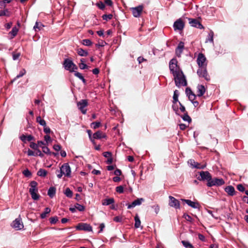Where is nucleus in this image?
I'll return each mask as SVG.
<instances>
[{"instance_id": "f257e3e1", "label": "nucleus", "mask_w": 248, "mask_h": 248, "mask_svg": "<svg viewBox=\"0 0 248 248\" xmlns=\"http://www.w3.org/2000/svg\"><path fill=\"white\" fill-rule=\"evenodd\" d=\"M174 80L176 86L180 87L181 86H186L187 85V82L186 77L184 75L183 71L173 75Z\"/></svg>"}, {"instance_id": "f03ea898", "label": "nucleus", "mask_w": 248, "mask_h": 248, "mask_svg": "<svg viewBox=\"0 0 248 248\" xmlns=\"http://www.w3.org/2000/svg\"><path fill=\"white\" fill-rule=\"evenodd\" d=\"M169 68L171 73L173 75L182 71L178 66V62L176 59H172L169 62Z\"/></svg>"}, {"instance_id": "7ed1b4c3", "label": "nucleus", "mask_w": 248, "mask_h": 248, "mask_svg": "<svg viewBox=\"0 0 248 248\" xmlns=\"http://www.w3.org/2000/svg\"><path fill=\"white\" fill-rule=\"evenodd\" d=\"M63 65L65 69L70 72H74L75 69H78V67L73 62L68 59L64 60Z\"/></svg>"}, {"instance_id": "20e7f679", "label": "nucleus", "mask_w": 248, "mask_h": 248, "mask_svg": "<svg viewBox=\"0 0 248 248\" xmlns=\"http://www.w3.org/2000/svg\"><path fill=\"white\" fill-rule=\"evenodd\" d=\"M197 62L199 68L205 67L207 66L206 58L203 54L200 53L199 54Z\"/></svg>"}, {"instance_id": "39448f33", "label": "nucleus", "mask_w": 248, "mask_h": 248, "mask_svg": "<svg viewBox=\"0 0 248 248\" xmlns=\"http://www.w3.org/2000/svg\"><path fill=\"white\" fill-rule=\"evenodd\" d=\"M197 74L200 78H204L205 80L208 81L210 79L209 75L208 74L206 67L199 68L197 70Z\"/></svg>"}, {"instance_id": "423d86ee", "label": "nucleus", "mask_w": 248, "mask_h": 248, "mask_svg": "<svg viewBox=\"0 0 248 248\" xmlns=\"http://www.w3.org/2000/svg\"><path fill=\"white\" fill-rule=\"evenodd\" d=\"M224 184V181L222 178L211 179L209 182H207V186L211 187L214 186H222Z\"/></svg>"}, {"instance_id": "0eeeda50", "label": "nucleus", "mask_w": 248, "mask_h": 248, "mask_svg": "<svg viewBox=\"0 0 248 248\" xmlns=\"http://www.w3.org/2000/svg\"><path fill=\"white\" fill-rule=\"evenodd\" d=\"M88 102L86 99H82L79 102H77V106L78 109L84 114L86 113L87 110L85 109V108L88 106Z\"/></svg>"}, {"instance_id": "6e6552de", "label": "nucleus", "mask_w": 248, "mask_h": 248, "mask_svg": "<svg viewBox=\"0 0 248 248\" xmlns=\"http://www.w3.org/2000/svg\"><path fill=\"white\" fill-rule=\"evenodd\" d=\"M61 172L65 176L70 177L71 175V168L68 163L63 164L60 168Z\"/></svg>"}, {"instance_id": "1a4fd4ad", "label": "nucleus", "mask_w": 248, "mask_h": 248, "mask_svg": "<svg viewBox=\"0 0 248 248\" xmlns=\"http://www.w3.org/2000/svg\"><path fill=\"white\" fill-rule=\"evenodd\" d=\"M143 6L142 5H139L136 7H133L131 8V10L134 16L136 17H139L142 13Z\"/></svg>"}, {"instance_id": "9d476101", "label": "nucleus", "mask_w": 248, "mask_h": 248, "mask_svg": "<svg viewBox=\"0 0 248 248\" xmlns=\"http://www.w3.org/2000/svg\"><path fill=\"white\" fill-rule=\"evenodd\" d=\"M77 230H83L85 231L91 232L92 231V226L87 223H80L76 226Z\"/></svg>"}, {"instance_id": "9b49d317", "label": "nucleus", "mask_w": 248, "mask_h": 248, "mask_svg": "<svg viewBox=\"0 0 248 248\" xmlns=\"http://www.w3.org/2000/svg\"><path fill=\"white\" fill-rule=\"evenodd\" d=\"M169 205L171 207H174L176 209L180 208V202L178 200L171 196H169Z\"/></svg>"}, {"instance_id": "f8f14e48", "label": "nucleus", "mask_w": 248, "mask_h": 248, "mask_svg": "<svg viewBox=\"0 0 248 248\" xmlns=\"http://www.w3.org/2000/svg\"><path fill=\"white\" fill-rule=\"evenodd\" d=\"M12 226L16 230H21L24 227V225L20 218H16L13 222Z\"/></svg>"}, {"instance_id": "ddd939ff", "label": "nucleus", "mask_w": 248, "mask_h": 248, "mask_svg": "<svg viewBox=\"0 0 248 248\" xmlns=\"http://www.w3.org/2000/svg\"><path fill=\"white\" fill-rule=\"evenodd\" d=\"M184 27V23L183 20L179 18L173 24V28L175 30H182Z\"/></svg>"}, {"instance_id": "4468645a", "label": "nucleus", "mask_w": 248, "mask_h": 248, "mask_svg": "<svg viewBox=\"0 0 248 248\" xmlns=\"http://www.w3.org/2000/svg\"><path fill=\"white\" fill-rule=\"evenodd\" d=\"M189 24L191 26L196 27L199 29H203V26L202 24L196 19L188 18Z\"/></svg>"}, {"instance_id": "2eb2a0df", "label": "nucleus", "mask_w": 248, "mask_h": 248, "mask_svg": "<svg viewBox=\"0 0 248 248\" xmlns=\"http://www.w3.org/2000/svg\"><path fill=\"white\" fill-rule=\"evenodd\" d=\"M183 201L185 202L186 204H187L190 207L193 208H200V205L198 202H192L189 200H185L183 199Z\"/></svg>"}, {"instance_id": "dca6fc26", "label": "nucleus", "mask_w": 248, "mask_h": 248, "mask_svg": "<svg viewBox=\"0 0 248 248\" xmlns=\"http://www.w3.org/2000/svg\"><path fill=\"white\" fill-rule=\"evenodd\" d=\"M184 48V43L181 42L179 43L177 48H176L175 52L178 57H180L181 55Z\"/></svg>"}, {"instance_id": "f3484780", "label": "nucleus", "mask_w": 248, "mask_h": 248, "mask_svg": "<svg viewBox=\"0 0 248 248\" xmlns=\"http://www.w3.org/2000/svg\"><path fill=\"white\" fill-rule=\"evenodd\" d=\"M200 176L202 180H206L209 182L211 179V175L208 171H201Z\"/></svg>"}, {"instance_id": "a211bd4d", "label": "nucleus", "mask_w": 248, "mask_h": 248, "mask_svg": "<svg viewBox=\"0 0 248 248\" xmlns=\"http://www.w3.org/2000/svg\"><path fill=\"white\" fill-rule=\"evenodd\" d=\"M144 201V199L142 198L138 199L134 201H133L131 204H128L127 208L128 209H130L131 208L134 207L137 205H139L141 204L142 202Z\"/></svg>"}, {"instance_id": "6ab92c4d", "label": "nucleus", "mask_w": 248, "mask_h": 248, "mask_svg": "<svg viewBox=\"0 0 248 248\" xmlns=\"http://www.w3.org/2000/svg\"><path fill=\"white\" fill-rule=\"evenodd\" d=\"M93 138L96 139H101L106 138V135L101 131H98L93 134Z\"/></svg>"}, {"instance_id": "aec40b11", "label": "nucleus", "mask_w": 248, "mask_h": 248, "mask_svg": "<svg viewBox=\"0 0 248 248\" xmlns=\"http://www.w3.org/2000/svg\"><path fill=\"white\" fill-rule=\"evenodd\" d=\"M189 162H190V165L195 168L203 169L205 167V165H201L198 162H196L194 160L191 159L189 160Z\"/></svg>"}, {"instance_id": "412c9836", "label": "nucleus", "mask_w": 248, "mask_h": 248, "mask_svg": "<svg viewBox=\"0 0 248 248\" xmlns=\"http://www.w3.org/2000/svg\"><path fill=\"white\" fill-rule=\"evenodd\" d=\"M186 93L188 96L189 99L192 102L194 101L196 98V95L192 93V91L186 88Z\"/></svg>"}, {"instance_id": "4be33fe9", "label": "nucleus", "mask_w": 248, "mask_h": 248, "mask_svg": "<svg viewBox=\"0 0 248 248\" xmlns=\"http://www.w3.org/2000/svg\"><path fill=\"white\" fill-rule=\"evenodd\" d=\"M197 94L199 96H202L205 92L204 86L202 85H198L197 87Z\"/></svg>"}, {"instance_id": "5701e85b", "label": "nucleus", "mask_w": 248, "mask_h": 248, "mask_svg": "<svg viewBox=\"0 0 248 248\" xmlns=\"http://www.w3.org/2000/svg\"><path fill=\"white\" fill-rule=\"evenodd\" d=\"M225 190L229 195L231 196H233L235 193L234 188L232 186H227L225 188Z\"/></svg>"}, {"instance_id": "b1692460", "label": "nucleus", "mask_w": 248, "mask_h": 248, "mask_svg": "<svg viewBox=\"0 0 248 248\" xmlns=\"http://www.w3.org/2000/svg\"><path fill=\"white\" fill-rule=\"evenodd\" d=\"M214 35V33L213 31H211L209 32L207 37L206 39L205 43H207L210 42V43H212L213 44L214 43V39H213Z\"/></svg>"}, {"instance_id": "393cba45", "label": "nucleus", "mask_w": 248, "mask_h": 248, "mask_svg": "<svg viewBox=\"0 0 248 248\" xmlns=\"http://www.w3.org/2000/svg\"><path fill=\"white\" fill-rule=\"evenodd\" d=\"M37 191L38 190L34 191H33V190H32L31 191H30L32 199L34 200H37L39 198V195L37 193Z\"/></svg>"}, {"instance_id": "a878e982", "label": "nucleus", "mask_w": 248, "mask_h": 248, "mask_svg": "<svg viewBox=\"0 0 248 248\" xmlns=\"http://www.w3.org/2000/svg\"><path fill=\"white\" fill-rule=\"evenodd\" d=\"M135 225L134 226L136 228H139L140 226L141 222L139 216L137 214L135 217Z\"/></svg>"}, {"instance_id": "bb28decb", "label": "nucleus", "mask_w": 248, "mask_h": 248, "mask_svg": "<svg viewBox=\"0 0 248 248\" xmlns=\"http://www.w3.org/2000/svg\"><path fill=\"white\" fill-rule=\"evenodd\" d=\"M78 54L80 56H87L88 55V52L83 49L82 48H78L77 49Z\"/></svg>"}, {"instance_id": "cd10ccee", "label": "nucleus", "mask_w": 248, "mask_h": 248, "mask_svg": "<svg viewBox=\"0 0 248 248\" xmlns=\"http://www.w3.org/2000/svg\"><path fill=\"white\" fill-rule=\"evenodd\" d=\"M114 200L113 198L106 199L103 201L102 204L104 205H108L114 203Z\"/></svg>"}, {"instance_id": "c85d7f7f", "label": "nucleus", "mask_w": 248, "mask_h": 248, "mask_svg": "<svg viewBox=\"0 0 248 248\" xmlns=\"http://www.w3.org/2000/svg\"><path fill=\"white\" fill-rule=\"evenodd\" d=\"M56 193V189L54 187H51L49 188L47 192L48 195L50 197L52 198Z\"/></svg>"}, {"instance_id": "c756f323", "label": "nucleus", "mask_w": 248, "mask_h": 248, "mask_svg": "<svg viewBox=\"0 0 248 248\" xmlns=\"http://www.w3.org/2000/svg\"><path fill=\"white\" fill-rule=\"evenodd\" d=\"M37 186V183L36 182L34 181H32L30 183V186L31 187L29 189V192L31 191L32 190H37V188H36V186Z\"/></svg>"}, {"instance_id": "7c9ffc66", "label": "nucleus", "mask_w": 248, "mask_h": 248, "mask_svg": "<svg viewBox=\"0 0 248 248\" xmlns=\"http://www.w3.org/2000/svg\"><path fill=\"white\" fill-rule=\"evenodd\" d=\"M44 27V25L40 22H36L35 25H34L33 29L35 31H37V29L38 31L41 30L43 27Z\"/></svg>"}, {"instance_id": "2f4dec72", "label": "nucleus", "mask_w": 248, "mask_h": 248, "mask_svg": "<svg viewBox=\"0 0 248 248\" xmlns=\"http://www.w3.org/2000/svg\"><path fill=\"white\" fill-rule=\"evenodd\" d=\"M18 29L16 27H14L13 28L12 31L9 32V34L11 35V38H13L17 33Z\"/></svg>"}, {"instance_id": "473e14b6", "label": "nucleus", "mask_w": 248, "mask_h": 248, "mask_svg": "<svg viewBox=\"0 0 248 248\" xmlns=\"http://www.w3.org/2000/svg\"><path fill=\"white\" fill-rule=\"evenodd\" d=\"M47 174V171L44 169H40L37 172V175L39 176L45 177Z\"/></svg>"}, {"instance_id": "72a5a7b5", "label": "nucleus", "mask_w": 248, "mask_h": 248, "mask_svg": "<svg viewBox=\"0 0 248 248\" xmlns=\"http://www.w3.org/2000/svg\"><path fill=\"white\" fill-rule=\"evenodd\" d=\"M36 121L37 123H38L40 125L45 126L46 125V121L42 119L40 116H38L36 118Z\"/></svg>"}, {"instance_id": "f704fd0d", "label": "nucleus", "mask_w": 248, "mask_h": 248, "mask_svg": "<svg viewBox=\"0 0 248 248\" xmlns=\"http://www.w3.org/2000/svg\"><path fill=\"white\" fill-rule=\"evenodd\" d=\"M45 210V211L43 213H42L40 215L41 217L42 218H45L46 216V215L49 213L51 211L50 209L48 207L46 208Z\"/></svg>"}, {"instance_id": "c9c22d12", "label": "nucleus", "mask_w": 248, "mask_h": 248, "mask_svg": "<svg viewBox=\"0 0 248 248\" xmlns=\"http://www.w3.org/2000/svg\"><path fill=\"white\" fill-rule=\"evenodd\" d=\"M178 95H179L178 91L177 90H175L174 92V94H173V103L174 104L176 103L178 101Z\"/></svg>"}, {"instance_id": "e433bc0d", "label": "nucleus", "mask_w": 248, "mask_h": 248, "mask_svg": "<svg viewBox=\"0 0 248 248\" xmlns=\"http://www.w3.org/2000/svg\"><path fill=\"white\" fill-rule=\"evenodd\" d=\"M74 75L76 77H77L78 78H79V79H80L83 81V83L86 82V80L85 79L84 77L82 76L81 74H80V73H79L78 72H75L74 73Z\"/></svg>"}, {"instance_id": "4c0bfd02", "label": "nucleus", "mask_w": 248, "mask_h": 248, "mask_svg": "<svg viewBox=\"0 0 248 248\" xmlns=\"http://www.w3.org/2000/svg\"><path fill=\"white\" fill-rule=\"evenodd\" d=\"M182 243L186 248H194V247L188 241H182Z\"/></svg>"}, {"instance_id": "58836bf2", "label": "nucleus", "mask_w": 248, "mask_h": 248, "mask_svg": "<svg viewBox=\"0 0 248 248\" xmlns=\"http://www.w3.org/2000/svg\"><path fill=\"white\" fill-rule=\"evenodd\" d=\"M100 125H101V123H100V122H93L91 124V127L92 128H93V129H96L97 128H98L99 127H100Z\"/></svg>"}, {"instance_id": "ea45409f", "label": "nucleus", "mask_w": 248, "mask_h": 248, "mask_svg": "<svg viewBox=\"0 0 248 248\" xmlns=\"http://www.w3.org/2000/svg\"><path fill=\"white\" fill-rule=\"evenodd\" d=\"M82 44L84 46H90L92 45V42L89 39H84L82 40Z\"/></svg>"}, {"instance_id": "a19ab883", "label": "nucleus", "mask_w": 248, "mask_h": 248, "mask_svg": "<svg viewBox=\"0 0 248 248\" xmlns=\"http://www.w3.org/2000/svg\"><path fill=\"white\" fill-rule=\"evenodd\" d=\"M65 194L67 197L71 198L72 197L73 193L69 188H67L65 189Z\"/></svg>"}, {"instance_id": "79ce46f5", "label": "nucleus", "mask_w": 248, "mask_h": 248, "mask_svg": "<svg viewBox=\"0 0 248 248\" xmlns=\"http://www.w3.org/2000/svg\"><path fill=\"white\" fill-rule=\"evenodd\" d=\"M182 117L185 121H187L188 123H190L191 121L190 117L188 115L187 113L185 114Z\"/></svg>"}, {"instance_id": "37998d69", "label": "nucleus", "mask_w": 248, "mask_h": 248, "mask_svg": "<svg viewBox=\"0 0 248 248\" xmlns=\"http://www.w3.org/2000/svg\"><path fill=\"white\" fill-rule=\"evenodd\" d=\"M75 207L76 209L78 210L79 211H83L85 210V207L84 206L80 205L79 204L77 203L75 205Z\"/></svg>"}, {"instance_id": "c03bdc74", "label": "nucleus", "mask_w": 248, "mask_h": 248, "mask_svg": "<svg viewBox=\"0 0 248 248\" xmlns=\"http://www.w3.org/2000/svg\"><path fill=\"white\" fill-rule=\"evenodd\" d=\"M22 173L26 177H30L31 176V173L28 169L24 170Z\"/></svg>"}, {"instance_id": "a18cd8bd", "label": "nucleus", "mask_w": 248, "mask_h": 248, "mask_svg": "<svg viewBox=\"0 0 248 248\" xmlns=\"http://www.w3.org/2000/svg\"><path fill=\"white\" fill-rule=\"evenodd\" d=\"M112 16H113L111 14L104 15L102 16V18L104 20H108L111 19L112 18Z\"/></svg>"}, {"instance_id": "49530a36", "label": "nucleus", "mask_w": 248, "mask_h": 248, "mask_svg": "<svg viewBox=\"0 0 248 248\" xmlns=\"http://www.w3.org/2000/svg\"><path fill=\"white\" fill-rule=\"evenodd\" d=\"M124 186H120L116 187V191L119 193H123L124 192Z\"/></svg>"}, {"instance_id": "de8ad7c7", "label": "nucleus", "mask_w": 248, "mask_h": 248, "mask_svg": "<svg viewBox=\"0 0 248 248\" xmlns=\"http://www.w3.org/2000/svg\"><path fill=\"white\" fill-rule=\"evenodd\" d=\"M50 222L51 224H55L58 221L57 217H51L49 218Z\"/></svg>"}, {"instance_id": "09e8293b", "label": "nucleus", "mask_w": 248, "mask_h": 248, "mask_svg": "<svg viewBox=\"0 0 248 248\" xmlns=\"http://www.w3.org/2000/svg\"><path fill=\"white\" fill-rule=\"evenodd\" d=\"M42 150H43V152L45 154H51L50 152L49 148L46 146L42 147Z\"/></svg>"}, {"instance_id": "8fccbe9b", "label": "nucleus", "mask_w": 248, "mask_h": 248, "mask_svg": "<svg viewBox=\"0 0 248 248\" xmlns=\"http://www.w3.org/2000/svg\"><path fill=\"white\" fill-rule=\"evenodd\" d=\"M30 146L31 148L36 150L38 148V145L33 142H31Z\"/></svg>"}, {"instance_id": "3c124183", "label": "nucleus", "mask_w": 248, "mask_h": 248, "mask_svg": "<svg viewBox=\"0 0 248 248\" xmlns=\"http://www.w3.org/2000/svg\"><path fill=\"white\" fill-rule=\"evenodd\" d=\"M20 56L19 53H13V59L14 60H17Z\"/></svg>"}, {"instance_id": "603ef678", "label": "nucleus", "mask_w": 248, "mask_h": 248, "mask_svg": "<svg viewBox=\"0 0 248 248\" xmlns=\"http://www.w3.org/2000/svg\"><path fill=\"white\" fill-rule=\"evenodd\" d=\"M237 188L239 191L241 192H243L245 190V187L242 184L238 185L237 186Z\"/></svg>"}, {"instance_id": "864d4df0", "label": "nucleus", "mask_w": 248, "mask_h": 248, "mask_svg": "<svg viewBox=\"0 0 248 248\" xmlns=\"http://www.w3.org/2000/svg\"><path fill=\"white\" fill-rule=\"evenodd\" d=\"M79 67L81 69H84L88 68V66L84 63H80L79 64Z\"/></svg>"}, {"instance_id": "5fc2aeb1", "label": "nucleus", "mask_w": 248, "mask_h": 248, "mask_svg": "<svg viewBox=\"0 0 248 248\" xmlns=\"http://www.w3.org/2000/svg\"><path fill=\"white\" fill-rule=\"evenodd\" d=\"M113 220L117 222H121L122 220V217L119 216H117L114 217Z\"/></svg>"}, {"instance_id": "6e6d98bb", "label": "nucleus", "mask_w": 248, "mask_h": 248, "mask_svg": "<svg viewBox=\"0 0 248 248\" xmlns=\"http://www.w3.org/2000/svg\"><path fill=\"white\" fill-rule=\"evenodd\" d=\"M26 73V70L23 69H22V70L20 72L19 74L17 76H16V78H19L21 77H22L23 75H24Z\"/></svg>"}, {"instance_id": "4d7b16f0", "label": "nucleus", "mask_w": 248, "mask_h": 248, "mask_svg": "<svg viewBox=\"0 0 248 248\" xmlns=\"http://www.w3.org/2000/svg\"><path fill=\"white\" fill-rule=\"evenodd\" d=\"M98 7L101 10H103L105 8V4L102 2H99L97 3Z\"/></svg>"}, {"instance_id": "13d9d810", "label": "nucleus", "mask_w": 248, "mask_h": 248, "mask_svg": "<svg viewBox=\"0 0 248 248\" xmlns=\"http://www.w3.org/2000/svg\"><path fill=\"white\" fill-rule=\"evenodd\" d=\"M53 148L55 151H59L61 150V146L59 144H55L53 145Z\"/></svg>"}, {"instance_id": "bf43d9fd", "label": "nucleus", "mask_w": 248, "mask_h": 248, "mask_svg": "<svg viewBox=\"0 0 248 248\" xmlns=\"http://www.w3.org/2000/svg\"><path fill=\"white\" fill-rule=\"evenodd\" d=\"M103 155H104V156L105 157H111L112 156V154L111 153L109 152H104L103 153Z\"/></svg>"}, {"instance_id": "052dcab7", "label": "nucleus", "mask_w": 248, "mask_h": 248, "mask_svg": "<svg viewBox=\"0 0 248 248\" xmlns=\"http://www.w3.org/2000/svg\"><path fill=\"white\" fill-rule=\"evenodd\" d=\"M36 150L37 151L35 153V155H38L42 157L44 156L43 154L41 152V151L40 150L38 149Z\"/></svg>"}, {"instance_id": "680f3d73", "label": "nucleus", "mask_w": 248, "mask_h": 248, "mask_svg": "<svg viewBox=\"0 0 248 248\" xmlns=\"http://www.w3.org/2000/svg\"><path fill=\"white\" fill-rule=\"evenodd\" d=\"M114 174L117 176H119L120 175H121L122 174V171L120 170L119 169H117L115 171H114Z\"/></svg>"}, {"instance_id": "e2e57ef3", "label": "nucleus", "mask_w": 248, "mask_h": 248, "mask_svg": "<svg viewBox=\"0 0 248 248\" xmlns=\"http://www.w3.org/2000/svg\"><path fill=\"white\" fill-rule=\"evenodd\" d=\"M44 131L46 134H48V133H49L50 132V129L49 128V127H47L46 125L45 126H44Z\"/></svg>"}, {"instance_id": "0e129e2a", "label": "nucleus", "mask_w": 248, "mask_h": 248, "mask_svg": "<svg viewBox=\"0 0 248 248\" xmlns=\"http://www.w3.org/2000/svg\"><path fill=\"white\" fill-rule=\"evenodd\" d=\"M44 139H45V140H46V141L47 143L48 142H50L51 141V138L50 137V136L48 135H46V136H45L44 137Z\"/></svg>"}, {"instance_id": "69168bd1", "label": "nucleus", "mask_w": 248, "mask_h": 248, "mask_svg": "<svg viewBox=\"0 0 248 248\" xmlns=\"http://www.w3.org/2000/svg\"><path fill=\"white\" fill-rule=\"evenodd\" d=\"M105 227V224L102 223L100 224L99 228H100V231H99V233L103 231L104 228Z\"/></svg>"}, {"instance_id": "338daca9", "label": "nucleus", "mask_w": 248, "mask_h": 248, "mask_svg": "<svg viewBox=\"0 0 248 248\" xmlns=\"http://www.w3.org/2000/svg\"><path fill=\"white\" fill-rule=\"evenodd\" d=\"M152 207L154 209L155 213L157 214L159 211V206L158 205H154Z\"/></svg>"}, {"instance_id": "774afa93", "label": "nucleus", "mask_w": 248, "mask_h": 248, "mask_svg": "<svg viewBox=\"0 0 248 248\" xmlns=\"http://www.w3.org/2000/svg\"><path fill=\"white\" fill-rule=\"evenodd\" d=\"M184 217L185 218V219L187 220V221H191L192 220V218L191 217L189 216L188 215H184Z\"/></svg>"}]
</instances>
